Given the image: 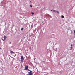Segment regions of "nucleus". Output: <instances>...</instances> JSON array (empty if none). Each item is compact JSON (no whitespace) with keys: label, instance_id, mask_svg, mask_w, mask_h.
I'll return each mask as SVG.
<instances>
[{"label":"nucleus","instance_id":"obj_11","mask_svg":"<svg viewBox=\"0 0 75 75\" xmlns=\"http://www.w3.org/2000/svg\"><path fill=\"white\" fill-rule=\"evenodd\" d=\"M2 41H4V40H5L4 39H2Z\"/></svg>","mask_w":75,"mask_h":75},{"label":"nucleus","instance_id":"obj_2","mask_svg":"<svg viewBox=\"0 0 75 75\" xmlns=\"http://www.w3.org/2000/svg\"><path fill=\"white\" fill-rule=\"evenodd\" d=\"M29 71H30V72H28V74H29L28 75H33V72H32V71L30 70Z\"/></svg>","mask_w":75,"mask_h":75},{"label":"nucleus","instance_id":"obj_13","mask_svg":"<svg viewBox=\"0 0 75 75\" xmlns=\"http://www.w3.org/2000/svg\"><path fill=\"white\" fill-rule=\"evenodd\" d=\"M30 7H32V5H30Z\"/></svg>","mask_w":75,"mask_h":75},{"label":"nucleus","instance_id":"obj_6","mask_svg":"<svg viewBox=\"0 0 75 75\" xmlns=\"http://www.w3.org/2000/svg\"><path fill=\"white\" fill-rule=\"evenodd\" d=\"M53 12H55V13H56V12H57V11H56L55 10H53Z\"/></svg>","mask_w":75,"mask_h":75},{"label":"nucleus","instance_id":"obj_9","mask_svg":"<svg viewBox=\"0 0 75 75\" xmlns=\"http://www.w3.org/2000/svg\"><path fill=\"white\" fill-rule=\"evenodd\" d=\"M31 14H32V15H34V12H32L31 13Z\"/></svg>","mask_w":75,"mask_h":75},{"label":"nucleus","instance_id":"obj_4","mask_svg":"<svg viewBox=\"0 0 75 75\" xmlns=\"http://www.w3.org/2000/svg\"><path fill=\"white\" fill-rule=\"evenodd\" d=\"M11 53V54H14V52H13V51H10Z\"/></svg>","mask_w":75,"mask_h":75},{"label":"nucleus","instance_id":"obj_8","mask_svg":"<svg viewBox=\"0 0 75 75\" xmlns=\"http://www.w3.org/2000/svg\"><path fill=\"white\" fill-rule=\"evenodd\" d=\"M24 29V28H21V31H23V29Z\"/></svg>","mask_w":75,"mask_h":75},{"label":"nucleus","instance_id":"obj_12","mask_svg":"<svg viewBox=\"0 0 75 75\" xmlns=\"http://www.w3.org/2000/svg\"><path fill=\"white\" fill-rule=\"evenodd\" d=\"M56 12H57L58 13H59L58 11H56Z\"/></svg>","mask_w":75,"mask_h":75},{"label":"nucleus","instance_id":"obj_14","mask_svg":"<svg viewBox=\"0 0 75 75\" xmlns=\"http://www.w3.org/2000/svg\"><path fill=\"white\" fill-rule=\"evenodd\" d=\"M71 46L72 47V45L71 44Z\"/></svg>","mask_w":75,"mask_h":75},{"label":"nucleus","instance_id":"obj_10","mask_svg":"<svg viewBox=\"0 0 75 75\" xmlns=\"http://www.w3.org/2000/svg\"><path fill=\"white\" fill-rule=\"evenodd\" d=\"M71 49H70V50H72V47H71Z\"/></svg>","mask_w":75,"mask_h":75},{"label":"nucleus","instance_id":"obj_5","mask_svg":"<svg viewBox=\"0 0 75 75\" xmlns=\"http://www.w3.org/2000/svg\"><path fill=\"white\" fill-rule=\"evenodd\" d=\"M7 38V37L6 36H4V40H6Z\"/></svg>","mask_w":75,"mask_h":75},{"label":"nucleus","instance_id":"obj_15","mask_svg":"<svg viewBox=\"0 0 75 75\" xmlns=\"http://www.w3.org/2000/svg\"><path fill=\"white\" fill-rule=\"evenodd\" d=\"M31 1H30V3H31Z\"/></svg>","mask_w":75,"mask_h":75},{"label":"nucleus","instance_id":"obj_3","mask_svg":"<svg viewBox=\"0 0 75 75\" xmlns=\"http://www.w3.org/2000/svg\"><path fill=\"white\" fill-rule=\"evenodd\" d=\"M21 61L23 62V61H24V57L23 56H22L21 57Z\"/></svg>","mask_w":75,"mask_h":75},{"label":"nucleus","instance_id":"obj_7","mask_svg":"<svg viewBox=\"0 0 75 75\" xmlns=\"http://www.w3.org/2000/svg\"><path fill=\"white\" fill-rule=\"evenodd\" d=\"M61 17H62V18H64V16L63 15H62Z\"/></svg>","mask_w":75,"mask_h":75},{"label":"nucleus","instance_id":"obj_1","mask_svg":"<svg viewBox=\"0 0 75 75\" xmlns=\"http://www.w3.org/2000/svg\"><path fill=\"white\" fill-rule=\"evenodd\" d=\"M28 68V67L27 66L25 67V69H24V70H26V71H29L30 70Z\"/></svg>","mask_w":75,"mask_h":75}]
</instances>
